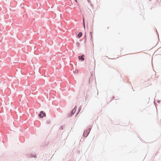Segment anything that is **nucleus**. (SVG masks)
<instances>
[{
	"instance_id": "nucleus-1",
	"label": "nucleus",
	"mask_w": 161,
	"mask_h": 161,
	"mask_svg": "<svg viewBox=\"0 0 161 161\" xmlns=\"http://www.w3.org/2000/svg\"><path fill=\"white\" fill-rule=\"evenodd\" d=\"M92 127L91 126H89L88 128V129H86L84 131L83 134V136L85 137H86L90 133V132L91 130Z\"/></svg>"
},
{
	"instance_id": "nucleus-2",
	"label": "nucleus",
	"mask_w": 161,
	"mask_h": 161,
	"mask_svg": "<svg viewBox=\"0 0 161 161\" xmlns=\"http://www.w3.org/2000/svg\"><path fill=\"white\" fill-rule=\"evenodd\" d=\"M46 115L45 113L42 111H41L40 113L38 114L39 117L41 118H43L44 117H45Z\"/></svg>"
},
{
	"instance_id": "nucleus-3",
	"label": "nucleus",
	"mask_w": 161,
	"mask_h": 161,
	"mask_svg": "<svg viewBox=\"0 0 161 161\" xmlns=\"http://www.w3.org/2000/svg\"><path fill=\"white\" fill-rule=\"evenodd\" d=\"M85 56L84 54H82L81 56L78 57V58L80 60L84 61L85 59Z\"/></svg>"
},
{
	"instance_id": "nucleus-4",
	"label": "nucleus",
	"mask_w": 161,
	"mask_h": 161,
	"mask_svg": "<svg viewBox=\"0 0 161 161\" xmlns=\"http://www.w3.org/2000/svg\"><path fill=\"white\" fill-rule=\"evenodd\" d=\"M82 35V32H80L77 35V37L78 38H80Z\"/></svg>"
},
{
	"instance_id": "nucleus-5",
	"label": "nucleus",
	"mask_w": 161,
	"mask_h": 161,
	"mask_svg": "<svg viewBox=\"0 0 161 161\" xmlns=\"http://www.w3.org/2000/svg\"><path fill=\"white\" fill-rule=\"evenodd\" d=\"M75 112V109H73L71 112L70 116H72L73 115Z\"/></svg>"
},
{
	"instance_id": "nucleus-6",
	"label": "nucleus",
	"mask_w": 161,
	"mask_h": 161,
	"mask_svg": "<svg viewBox=\"0 0 161 161\" xmlns=\"http://www.w3.org/2000/svg\"><path fill=\"white\" fill-rule=\"evenodd\" d=\"M92 74L91 76L90 77V78H89V81L90 80H92L93 79V76H92Z\"/></svg>"
},
{
	"instance_id": "nucleus-7",
	"label": "nucleus",
	"mask_w": 161,
	"mask_h": 161,
	"mask_svg": "<svg viewBox=\"0 0 161 161\" xmlns=\"http://www.w3.org/2000/svg\"><path fill=\"white\" fill-rule=\"evenodd\" d=\"M31 157H34L35 158H36V155H33L31 154Z\"/></svg>"
},
{
	"instance_id": "nucleus-8",
	"label": "nucleus",
	"mask_w": 161,
	"mask_h": 161,
	"mask_svg": "<svg viewBox=\"0 0 161 161\" xmlns=\"http://www.w3.org/2000/svg\"><path fill=\"white\" fill-rule=\"evenodd\" d=\"M50 123H51V121L50 120H47L46 122V123L47 124H49Z\"/></svg>"
},
{
	"instance_id": "nucleus-9",
	"label": "nucleus",
	"mask_w": 161,
	"mask_h": 161,
	"mask_svg": "<svg viewBox=\"0 0 161 161\" xmlns=\"http://www.w3.org/2000/svg\"><path fill=\"white\" fill-rule=\"evenodd\" d=\"M76 45L77 46H78V47H79V46H80V43L79 42H77L76 43Z\"/></svg>"
},
{
	"instance_id": "nucleus-10",
	"label": "nucleus",
	"mask_w": 161,
	"mask_h": 161,
	"mask_svg": "<svg viewBox=\"0 0 161 161\" xmlns=\"http://www.w3.org/2000/svg\"><path fill=\"white\" fill-rule=\"evenodd\" d=\"M65 126V125H63L61 127H60V129H61V130H63V127H64V126Z\"/></svg>"
},
{
	"instance_id": "nucleus-11",
	"label": "nucleus",
	"mask_w": 161,
	"mask_h": 161,
	"mask_svg": "<svg viewBox=\"0 0 161 161\" xmlns=\"http://www.w3.org/2000/svg\"><path fill=\"white\" fill-rule=\"evenodd\" d=\"M83 21L84 27V28L85 29V23H84V19H83Z\"/></svg>"
},
{
	"instance_id": "nucleus-12",
	"label": "nucleus",
	"mask_w": 161,
	"mask_h": 161,
	"mask_svg": "<svg viewBox=\"0 0 161 161\" xmlns=\"http://www.w3.org/2000/svg\"><path fill=\"white\" fill-rule=\"evenodd\" d=\"M76 108H77V106H75V107L74 108H73V109H75V111H76Z\"/></svg>"
},
{
	"instance_id": "nucleus-13",
	"label": "nucleus",
	"mask_w": 161,
	"mask_h": 161,
	"mask_svg": "<svg viewBox=\"0 0 161 161\" xmlns=\"http://www.w3.org/2000/svg\"><path fill=\"white\" fill-rule=\"evenodd\" d=\"M84 141V139L83 138H81L80 140V142H81V141Z\"/></svg>"
},
{
	"instance_id": "nucleus-14",
	"label": "nucleus",
	"mask_w": 161,
	"mask_h": 161,
	"mask_svg": "<svg viewBox=\"0 0 161 161\" xmlns=\"http://www.w3.org/2000/svg\"><path fill=\"white\" fill-rule=\"evenodd\" d=\"M90 34L91 35V39H92V32H90Z\"/></svg>"
},
{
	"instance_id": "nucleus-15",
	"label": "nucleus",
	"mask_w": 161,
	"mask_h": 161,
	"mask_svg": "<svg viewBox=\"0 0 161 161\" xmlns=\"http://www.w3.org/2000/svg\"><path fill=\"white\" fill-rule=\"evenodd\" d=\"M160 102V100H158V102L159 103Z\"/></svg>"
},
{
	"instance_id": "nucleus-16",
	"label": "nucleus",
	"mask_w": 161,
	"mask_h": 161,
	"mask_svg": "<svg viewBox=\"0 0 161 161\" xmlns=\"http://www.w3.org/2000/svg\"><path fill=\"white\" fill-rule=\"evenodd\" d=\"M88 2L89 3L90 1L89 0H87Z\"/></svg>"
},
{
	"instance_id": "nucleus-17",
	"label": "nucleus",
	"mask_w": 161,
	"mask_h": 161,
	"mask_svg": "<svg viewBox=\"0 0 161 161\" xmlns=\"http://www.w3.org/2000/svg\"><path fill=\"white\" fill-rule=\"evenodd\" d=\"M88 2L89 3L90 1L89 0H87Z\"/></svg>"
},
{
	"instance_id": "nucleus-18",
	"label": "nucleus",
	"mask_w": 161,
	"mask_h": 161,
	"mask_svg": "<svg viewBox=\"0 0 161 161\" xmlns=\"http://www.w3.org/2000/svg\"><path fill=\"white\" fill-rule=\"evenodd\" d=\"M80 107L79 108V111H80Z\"/></svg>"
},
{
	"instance_id": "nucleus-19",
	"label": "nucleus",
	"mask_w": 161,
	"mask_h": 161,
	"mask_svg": "<svg viewBox=\"0 0 161 161\" xmlns=\"http://www.w3.org/2000/svg\"><path fill=\"white\" fill-rule=\"evenodd\" d=\"M79 112H77V113L76 114V115H77V114H78V113H79Z\"/></svg>"
},
{
	"instance_id": "nucleus-20",
	"label": "nucleus",
	"mask_w": 161,
	"mask_h": 161,
	"mask_svg": "<svg viewBox=\"0 0 161 161\" xmlns=\"http://www.w3.org/2000/svg\"><path fill=\"white\" fill-rule=\"evenodd\" d=\"M76 2H77V0H74Z\"/></svg>"
},
{
	"instance_id": "nucleus-21",
	"label": "nucleus",
	"mask_w": 161,
	"mask_h": 161,
	"mask_svg": "<svg viewBox=\"0 0 161 161\" xmlns=\"http://www.w3.org/2000/svg\"><path fill=\"white\" fill-rule=\"evenodd\" d=\"M86 35H85V39H86Z\"/></svg>"
}]
</instances>
